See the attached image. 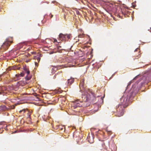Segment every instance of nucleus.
Masks as SVG:
<instances>
[{
  "label": "nucleus",
  "instance_id": "obj_1",
  "mask_svg": "<svg viewBox=\"0 0 151 151\" xmlns=\"http://www.w3.org/2000/svg\"><path fill=\"white\" fill-rule=\"evenodd\" d=\"M12 42V41L9 39L6 40V41L2 45L1 49L3 50H5L7 49Z\"/></svg>",
  "mask_w": 151,
  "mask_h": 151
},
{
  "label": "nucleus",
  "instance_id": "obj_2",
  "mask_svg": "<svg viewBox=\"0 0 151 151\" xmlns=\"http://www.w3.org/2000/svg\"><path fill=\"white\" fill-rule=\"evenodd\" d=\"M15 106L14 105L9 104L7 106L4 105L0 106V111H3L7 109H14Z\"/></svg>",
  "mask_w": 151,
  "mask_h": 151
},
{
  "label": "nucleus",
  "instance_id": "obj_3",
  "mask_svg": "<svg viewBox=\"0 0 151 151\" xmlns=\"http://www.w3.org/2000/svg\"><path fill=\"white\" fill-rule=\"evenodd\" d=\"M84 99L83 100L84 102H86L90 100V96L89 94H87L83 96L82 97V98Z\"/></svg>",
  "mask_w": 151,
  "mask_h": 151
},
{
  "label": "nucleus",
  "instance_id": "obj_4",
  "mask_svg": "<svg viewBox=\"0 0 151 151\" xmlns=\"http://www.w3.org/2000/svg\"><path fill=\"white\" fill-rule=\"evenodd\" d=\"M59 38L60 40H66V38L65 35L60 33L59 35Z\"/></svg>",
  "mask_w": 151,
  "mask_h": 151
},
{
  "label": "nucleus",
  "instance_id": "obj_5",
  "mask_svg": "<svg viewBox=\"0 0 151 151\" xmlns=\"http://www.w3.org/2000/svg\"><path fill=\"white\" fill-rule=\"evenodd\" d=\"M84 80L83 79L82 80L80 83V87L81 89H83L84 88Z\"/></svg>",
  "mask_w": 151,
  "mask_h": 151
},
{
  "label": "nucleus",
  "instance_id": "obj_6",
  "mask_svg": "<svg viewBox=\"0 0 151 151\" xmlns=\"http://www.w3.org/2000/svg\"><path fill=\"white\" fill-rule=\"evenodd\" d=\"M124 114V111L123 109L122 108L121 112H119L117 113V116L118 117L121 116L123 115Z\"/></svg>",
  "mask_w": 151,
  "mask_h": 151
},
{
  "label": "nucleus",
  "instance_id": "obj_7",
  "mask_svg": "<svg viewBox=\"0 0 151 151\" xmlns=\"http://www.w3.org/2000/svg\"><path fill=\"white\" fill-rule=\"evenodd\" d=\"M74 79L73 78H70L68 79V84L70 85L74 82Z\"/></svg>",
  "mask_w": 151,
  "mask_h": 151
},
{
  "label": "nucleus",
  "instance_id": "obj_8",
  "mask_svg": "<svg viewBox=\"0 0 151 151\" xmlns=\"http://www.w3.org/2000/svg\"><path fill=\"white\" fill-rule=\"evenodd\" d=\"M58 69V68L56 67H53V68L52 69V73H54Z\"/></svg>",
  "mask_w": 151,
  "mask_h": 151
},
{
  "label": "nucleus",
  "instance_id": "obj_9",
  "mask_svg": "<svg viewBox=\"0 0 151 151\" xmlns=\"http://www.w3.org/2000/svg\"><path fill=\"white\" fill-rule=\"evenodd\" d=\"M105 95L103 97H101L100 99L99 100V102L100 104L103 103V98L104 97Z\"/></svg>",
  "mask_w": 151,
  "mask_h": 151
},
{
  "label": "nucleus",
  "instance_id": "obj_10",
  "mask_svg": "<svg viewBox=\"0 0 151 151\" xmlns=\"http://www.w3.org/2000/svg\"><path fill=\"white\" fill-rule=\"evenodd\" d=\"M24 70L25 71V73H26L27 75H29L30 72L28 70V69L26 68H24Z\"/></svg>",
  "mask_w": 151,
  "mask_h": 151
},
{
  "label": "nucleus",
  "instance_id": "obj_11",
  "mask_svg": "<svg viewBox=\"0 0 151 151\" xmlns=\"http://www.w3.org/2000/svg\"><path fill=\"white\" fill-rule=\"evenodd\" d=\"M72 102L73 103H76V104H79L80 103H82L81 101L79 102V100H76V101H72Z\"/></svg>",
  "mask_w": 151,
  "mask_h": 151
},
{
  "label": "nucleus",
  "instance_id": "obj_12",
  "mask_svg": "<svg viewBox=\"0 0 151 151\" xmlns=\"http://www.w3.org/2000/svg\"><path fill=\"white\" fill-rule=\"evenodd\" d=\"M26 110H27V111H28V109H27L26 108V109H22V110H20V111H19V113H21L23 111L24 112V113L26 111Z\"/></svg>",
  "mask_w": 151,
  "mask_h": 151
},
{
  "label": "nucleus",
  "instance_id": "obj_13",
  "mask_svg": "<svg viewBox=\"0 0 151 151\" xmlns=\"http://www.w3.org/2000/svg\"><path fill=\"white\" fill-rule=\"evenodd\" d=\"M19 67H17L16 66H14L13 67H12V69L13 70H16V69H19Z\"/></svg>",
  "mask_w": 151,
  "mask_h": 151
},
{
  "label": "nucleus",
  "instance_id": "obj_14",
  "mask_svg": "<svg viewBox=\"0 0 151 151\" xmlns=\"http://www.w3.org/2000/svg\"><path fill=\"white\" fill-rule=\"evenodd\" d=\"M29 75L27 74L26 77V79L27 80H30L31 78V77L30 76H29Z\"/></svg>",
  "mask_w": 151,
  "mask_h": 151
},
{
  "label": "nucleus",
  "instance_id": "obj_15",
  "mask_svg": "<svg viewBox=\"0 0 151 151\" xmlns=\"http://www.w3.org/2000/svg\"><path fill=\"white\" fill-rule=\"evenodd\" d=\"M125 105V104H119L118 106V108L117 109L118 110V109L119 108H122V107H124Z\"/></svg>",
  "mask_w": 151,
  "mask_h": 151
},
{
  "label": "nucleus",
  "instance_id": "obj_16",
  "mask_svg": "<svg viewBox=\"0 0 151 151\" xmlns=\"http://www.w3.org/2000/svg\"><path fill=\"white\" fill-rule=\"evenodd\" d=\"M71 35L70 34H66V39L67 38L68 39H69L70 38V36Z\"/></svg>",
  "mask_w": 151,
  "mask_h": 151
},
{
  "label": "nucleus",
  "instance_id": "obj_17",
  "mask_svg": "<svg viewBox=\"0 0 151 151\" xmlns=\"http://www.w3.org/2000/svg\"><path fill=\"white\" fill-rule=\"evenodd\" d=\"M35 59H37L38 62H39L40 60V58L39 57H35Z\"/></svg>",
  "mask_w": 151,
  "mask_h": 151
},
{
  "label": "nucleus",
  "instance_id": "obj_18",
  "mask_svg": "<svg viewBox=\"0 0 151 151\" xmlns=\"http://www.w3.org/2000/svg\"><path fill=\"white\" fill-rule=\"evenodd\" d=\"M73 106H71L72 108H73V109H75L77 107V106L76 105H75V104H73Z\"/></svg>",
  "mask_w": 151,
  "mask_h": 151
},
{
  "label": "nucleus",
  "instance_id": "obj_19",
  "mask_svg": "<svg viewBox=\"0 0 151 151\" xmlns=\"http://www.w3.org/2000/svg\"><path fill=\"white\" fill-rule=\"evenodd\" d=\"M91 94H92V95L95 98L96 97V94L95 93H91Z\"/></svg>",
  "mask_w": 151,
  "mask_h": 151
},
{
  "label": "nucleus",
  "instance_id": "obj_20",
  "mask_svg": "<svg viewBox=\"0 0 151 151\" xmlns=\"http://www.w3.org/2000/svg\"><path fill=\"white\" fill-rule=\"evenodd\" d=\"M84 36V35L83 34H80L78 36L79 37H83Z\"/></svg>",
  "mask_w": 151,
  "mask_h": 151
},
{
  "label": "nucleus",
  "instance_id": "obj_21",
  "mask_svg": "<svg viewBox=\"0 0 151 151\" xmlns=\"http://www.w3.org/2000/svg\"><path fill=\"white\" fill-rule=\"evenodd\" d=\"M61 73V72H58V73H57L56 74H55V75L54 76V78H55L56 76H57L58 74H60V73Z\"/></svg>",
  "mask_w": 151,
  "mask_h": 151
},
{
  "label": "nucleus",
  "instance_id": "obj_22",
  "mask_svg": "<svg viewBox=\"0 0 151 151\" xmlns=\"http://www.w3.org/2000/svg\"><path fill=\"white\" fill-rule=\"evenodd\" d=\"M15 76L17 78H18L20 76V75L19 74H16V75Z\"/></svg>",
  "mask_w": 151,
  "mask_h": 151
},
{
  "label": "nucleus",
  "instance_id": "obj_23",
  "mask_svg": "<svg viewBox=\"0 0 151 151\" xmlns=\"http://www.w3.org/2000/svg\"><path fill=\"white\" fill-rule=\"evenodd\" d=\"M19 74L20 75V76H22V77L23 76H24V74L23 73H21Z\"/></svg>",
  "mask_w": 151,
  "mask_h": 151
},
{
  "label": "nucleus",
  "instance_id": "obj_24",
  "mask_svg": "<svg viewBox=\"0 0 151 151\" xmlns=\"http://www.w3.org/2000/svg\"><path fill=\"white\" fill-rule=\"evenodd\" d=\"M107 133L109 135H110L111 133L110 131H107Z\"/></svg>",
  "mask_w": 151,
  "mask_h": 151
},
{
  "label": "nucleus",
  "instance_id": "obj_25",
  "mask_svg": "<svg viewBox=\"0 0 151 151\" xmlns=\"http://www.w3.org/2000/svg\"><path fill=\"white\" fill-rule=\"evenodd\" d=\"M35 65L36 66H37L38 65V64L37 62H35Z\"/></svg>",
  "mask_w": 151,
  "mask_h": 151
},
{
  "label": "nucleus",
  "instance_id": "obj_26",
  "mask_svg": "<svg viewBox=\"0 0 151 151\" xmlns=\"http://www.w3.org/2000/svg\"><path fill=\"white\" fill-rule=\"evenodd\" d=\"M50 15H51V16L50 17V18H52V17H53V15L52 14H50Z\"/></svg>",
  "mask_w": 151,
  "mask_h": 151
},
{
  "label": "nucleus",
  "instance_id": "obj_27",
  "mask_svg": "<svg viewBox=\"0 0 151 151\" xmlns=\"http://www.w3.org/2000/svg\"><path fill=\"white\" fill-rule=\"evenodd\" d=\"M32 54H35L36 53V52H32Z\"/></svg>",
  "mask_w": 151,
  "mask_h": 151
},
{
  "label": "nucleus",
  "instance_id": "obj_28",
  "mask_svg": "<svg viewBox=\"0 0 151 151\" xmlns=\"http://www.w3.org/2000/svg\"><path fill=\"white\" fill-rule=\"evenodd\" d=\"M28 115H29V116H30V114L29 113H28Z\"/></svg>",
  "mask_w": 151,
  "mask_h": 151
},
{
  "label": "nucleus",
  "instance_id": "obj_29",
  "mask_svg": "<svg viewBox=\"0 0 151 151\" xmlns=\"http://www.w3.org/2000/svg\"><path fill=\"white\" fill-rule=\"evenodd\" d=\"M17 104H18V103H17ZM20 104H22V103H20Z\"/></svg>",
  "mask_w": 151,
  "mask_h": 151
},
{
  "label": "nucleus",
  "instance_id": "obj_30",
  "mask_svg": "<svg viewBox=\"0 0 151 151\" xmlns=\"http://www.w3.org/2000/svg\"><path fill=\"white\" fill-rule=\"evenodd\" d=\"M56 41H57V40H55V42Z\"/></svg>",
  "mask_w": 151,
  "mask_h": 151
},
{
  "label": "nucleus",
  "instance_id": "obj_31",
  "mask_svg": "<svg viewBox=\"0 0 151 151\" xmlns=\"http://www.w3.org/2000/svg\"><path fill=\"white\" fill-rule=\"evenodd\" d=\"M123 97H122L121 99H123Z\"/></svg>",
  "mask_w": 151,
  "mask_h": 151
},
{
  "label": "nucleus",
  "instance_id": "obj_32",
  "mask_svg": "<svg viewBox=\"0 0 151 151\" xmlns=\"http://www.w3.org/2000/svg\"><path fill=\"white\" fill-rule=\"evenodd\" d=\"M47 104H51V103H48Z\"/></svg>",
  "mask_w": 151,
  "mask_h": 151
},
{
  "label": "nucleus",
  "instance_id": "obj_33",
  "mask_svg": "<svg viewBox=\"0 0 151 151\" xmlns=\"http://www.w3.org/2000/svg\"><path fill=\"white\" fill-rule=\"evenodd\" d=\"M97 97H99V96H97Z\"/></svg>",
  "mask_w": 151,
  "mask_h": 151
},
{
  "label": "nucleus",
  "instance_id": "obj_34",
  "mask_svg": "<svg viewBox=\"0 0 151 151\" xmlns=\"http://www.w3.org/2000/svg\"><path fill=\"white\" fill-rule=\"evenodd\" d=\"M1 128H2V127L1 126Z\"/></svg>",
  "mask_w": 151,
  "mask_h": 151
}]
</instances>
